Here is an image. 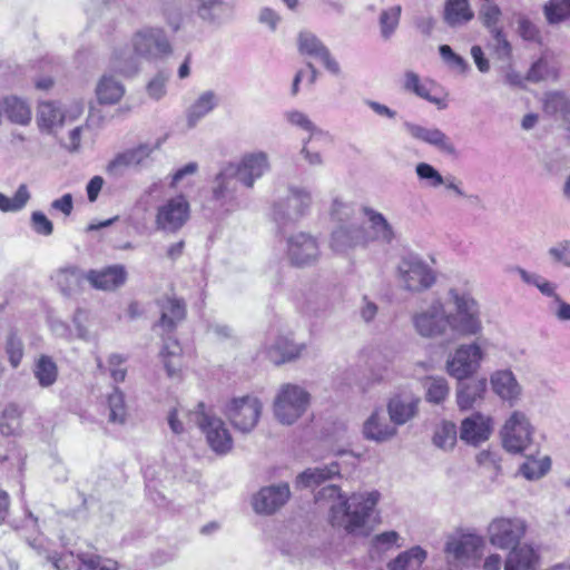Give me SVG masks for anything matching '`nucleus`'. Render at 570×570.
<instances>
[{"mask_svg": "<svg viewBox=\"0 0 570 570\" xmlns=\"http://www.w3.org/2000/svg\"><path fill=\"white\" fill-rule=\"evenodd\" d=\"M305 346L294 343L288 336L269 333L264 343V353L274 364L279 365L301 356Z\"/></svg>", "mask_w": 570, "mask_h": 570, "instance_id": "obj_18", "label": "nucleus"}, {"mask_svg": "<svg viewBox=\"0 0 570 570\" xmlns=\"http://www.w3.org/2000/svg\"><path fill=\"white\" fill-rule=\"evenodd\" d=\"M534 431L523 411H513L501 429L502 445L510 453H522L532 444Z\"/></svg>", "mask_w": 570, "mask_h": 570, "instance_id": "obj_7", "label": "nucleus"}, {"mask_svg": "<svg viewBox=\"0 0 570 570\" xmlns=\"http://www.w3.org/2000/svg\"><path fill=\"white\" fill-rule=\"evenodd\" d=\"M485 392V379L461 383L456 391V403L461 410L471 409L476 402L483 400Z\"/></svg>", "mask_w": 570, "mask_h": 570, "instance_id": "obj_35", "label": "nucleus"}, {"mask_svg": "<svg viewBox=\"0 0 570 570\" xmlns=\"http://www.w3.org/2000/svg\"><path fill=\"white\" fill-rule=\"evenodd\" d=\"M24 466V454L17 446L14 441L1 438L0 439V468L7 470L22 471Z\"/></svg>", "mask_w": 570, "mask_h": 570, "instance_id": "obj_40", "label": "nucleus"}, {"mask_svg": "<svg viewBox=\"0 0 570 570\" xmlns=\"http://www.w3.org/2000/svg\"><path fill=\"white\" fill-rule=\"evenodd\" d=\"M456 425L452 422H443L435 431L433 443L435 446L449 450L456 443Z\"/></svg>", "mask_w": 570, "mask_h": 570, "instance_id": "obj_56", "label": "nucleus"}, {"mask_svg": "<svg viewBox=\"0 0 570 570\" xmlns=\"http://www.w3.org/2000/svg\"><path fill=\"white\" fill-rule=\"evenodd\" d=\"M489 33L491 36L489 47L495 55L497 59L501 61H509L512 57V46L503 29L491 30Z\"/></svg>", "mask_w": 570, "mask_h": 570, "instance_id": "obj_51", "label": "nucleus"}, {"mask_svg": "<svg viewBox=\"0 0 570 570\" xmlns=\"http://www.w3.org/2000/svg\"><path fill=\"white\" fill-rule=\"evenodd\" d=\"M286 255L289 262L298 267L311 266L321 256L317 239L304 232L289 235L286 238Z\"/></svg>", "mask_w": 570, "mask_h": 570, "instance_id": "obj_14", "label": "nucleus"}, {"mask_svg": "<svg viewBox=\"0 0 570 570\" xmlns=\"http://www.w3.org/2000/svg\"><path fill=\"white\" fill-rule=\"evenodd\" d=\"M363 214L367 218L373 240L389 245L395 239V230L382 213L364 207Z\"/></svg>", "mask_w": 570, "mask_h": 570, "instance_id": "obj_30", "label": "nucleus"}, {"mask_svg": "<svg viewBox=\"0 0 570 570\" xmlns=\"http://www.w3.org/2000/svg\"><path fill=\"white\" fill-rule=\"evenodd\" d=\"M311 403V394L298 384H282L274 397L273 412L284 425L294 424L304 415Z\"/></svg>", "mask_w": 570, "mask_h": 570, "instance_id": "obj_4", "label": "nucleus"}, {"mask_svg": "<svg viewBox=\"0 0 570 570\" xmlns=\"http://www.w3.org/2000/svg\"><path fill=\"white\" fill-rule=\"evenodd\" d=\"M428 558V552L415 546L399 553L386 564L389 570H419Z\"/></svg>", "mask_w": 570, "mask_h": 570, "instance_id": "obj_36", "label": "nucleus"}, {"mask_svg": "<svg viewBox=\"0 0 570 570\" xmlns=\"http://www.w3.org/2000/svg\"><path fill=\"white\" fill-rule=\"evenodd\" d=\"M514 271L525 284L535 286L541 292V294L552 297L554 301L556 297H560L556 293L557 285L549 282L544 277L535 273H530L522 267H515Z\"/></svg>", "mask_w": 570, "mask_h": 570, "instance_id": "obj_50", "label": "nucleus"}, {"mask_svg": "<svg viewBox=\"0 0 570 570\" xmlns=\"http://www.w3.org/2000/svg\"><path fill=\"white\" fill-rule=\"evenodd\" d=\"M233 164L238 181L246 188H253L255 181L271 169L269 158L265 151L245 154L239 161Z\"/></svg>", "mask_w": 570, "mask_h": 570, "instance_id": "obj_16", "label": "nucleus"}, {"mask_svg": "<svg viewBox=\"0 0 570 570\" xmlns=\"http://www.w3.org/2000/svg\"><path fill=\"white\" fill-rule=\"evenodd\" d=\"M126 363V357L121 354H110L108 356V373L112 379L115 384L121 383L125 381L127 375V368L124 366Z\"/></svg>", "mask_w": 570, "mask_h": 570, "instance_id": "obj_63", "label": "nucleus"}, {"mask_svg": "<svg viewBox=\"0 0 570 570\" xmlns=\"http://www.w3.org/2000/svg\"><path fill=\"white\" fill-rule=\"evenodd\" d=\"M525 524L518 518H497L488 525L490 543L500 549L517 544L524 535Z\"/></svg>", "mask_w": 570, "mask_h": 570, "instance_id": "obj_15", "label": "nucleus"}, {"mask_svg": "<svg viewBox=\"0 0 570 570\" xmlns=\"http://www.w3.org/2000/svg\"><path fill=\"white\" fill-rule=\"evenodd\" d=\"M4 350L9 358V363L17 368L23 357V342L16 332H10L6 338Z\"/></svg>", "mask_w": 570, "mask_h": 570, "instance_id": "obj_60", "label": "nucleus"}, {"mask_svg": "<svg viewBox=\"0 0 570 570\" xmlns=\"http://www.w3.org/2000/svg\"><path fill=\"white\" fill-rule=\"evenodd\" d=\"M315 500L330 504L328 520L333 528L357 535L363 533L380 500V493L357 492L346 497L340 487L327 485L317 492Z\"/></svg>", "mask_w": 570, "mask_h": 570, "instance_id": "obj_1", "label": "nucleus"}, {"mask_svg": "<svg viewBox=\"0 0 570 570\" xmlns=\"http://www.w3.org/2000/svg\"><path fill=\"white\" fill-rule=\"evenodd\" d=\"M493 393L513 406L521 400L523 389L511 370H498L490 376Z\"/></svg>", "mask_w": 570, "mask_h": 570, "instance_id": "obj_22", "label": "nucleus"}, {"mask_svg": "<svg viewBox=\"0 0 570 570\" xmlns=\"http://www.w3.org/2000/svg\"><path fill=\"white\" fill-rule=\"evenodd\" d=\"M3 110L10 121L18 125H28L31 120V108L29 104L16 96L6 97Z\"/></svg>", "mask_w": 570, "mask_h": 570, "instance_id": "obj_43", "label": "nucleus"}, {"mask_svg": "<svg viewBox=\"0 0 570 570\" xmlns=\"http://www.w3.org/2000/svg\"><path fill=\"white\" fill-rule=\"evenodd\" d=\"M425 400L432 404H442L449 396L450 387L444 377H426L424 382Z\"/></svg>", "mask_w": 570, "mask_h": 570, "instance_id": "obj_48", "label": "nucleus"}, {"mask_svg": "<svg viewBox=\"0 0 570 570\" xmlns=\"http://www.w3.org/2000/svg\"><path fill=\"white\" fill-rule=\"evenodd\" d=\"M289 497L287 483L264 487L253 497V509L259 514H273L288 501Z\"/></svg>", "mask_w": 570, "mask_h": 570, "instance_id": "obj_19", "label": "nucleus"}, {"mask_svg": "<svg viewBox=\"0 0 570 570\" xmlns=\"http://www.w3.org/2000/svg\"><path fill=\"white\" fill-rule=\"evenodd\" d=\"M190 217V206L185 196L178 195L160 204L155 214V227L166 234L179 232Z\"/></svg>", "mask_w": 570, "mask_h": 570, "instance_id": "obj_11", "label": "nucleus"}, {"mask_svg": "<svg viewBox=\"0 0 570 570\" xmlns=\"http://www.w3.org/2000/svg\"><path fill=\"white\" fill-rule=\"evenodd\" d=\"M402 8L401 6H393L386 10H383L380 16L381 35L384 39H389L399 26L400 16Z\"/></svg>", "mask_w": 570, "mask_h": 570, "instance_id": "obj_59", "label": "nucleus"}, {"mask_svg": "<svg viewBox=\"0 0 570 570\" xmlns=\"http://www.w3.org/2000/svg\"><path fill=\"white\" fill-rule=\"evenodd\" d=\"M543 110L550 116L562 119L563 127L570 121V97L563 92L547 94L543 100Z\"/></svg>", "mask_w": 570, "mask_h": 570, "instance_id": "obj_41", "label": "nucleus"}, {"mask_svg": "<svg viewBox=\"0 0 570 570\" xmlns=\"http://www.w3.org/2000/svg\"><path fill=\"white\" fill-rule=\"evenodd\" d=\"M203 403L195 412L188 414L190 422H195L206 436L209 448L219 455L227 454L233 449V438L224 421L205 412Z\"/></svg>", "mask_w": 570, "mask_h": 570, "instance_id": "obj_6", "label": "nucleus"}, {"mask_svg": "<svg viewBox=\"0 0 570 570\" xmlns=\"http://www.w3.org/2000/svg\"><path fill=\"white\" fill-rule=\"evenodd\" d=\"M160 320L156 324V328H160L163 333L173 332L177 324L186 316V305L181 299L176 297H165L159 301Z\"/></svg>", "mask_w": 570, "mask_h": 570, "instance_id": "obj_29", "label": "nucleus"}, {"mask_svg": "<svg viewBox=\"0 0 570 570\" xmlns=\"http://www.w3.org/2000/svg\"><path fill=\"white\" fill-rule=\"evenodd\" d=\"M450 309L446 311L449 330L459 336L479 335L482 330L481 306L465 289L450 287L446 292Z\"/></svg>", "mask_w": 570, "mask_h": 570, "instance_id": "obj_2", "label": "nucleus"}, {"mask_svg": "<svg viewBox=\"0 0 570 570\" xmlns=\"http://www.w3.org/2000/svg\"><path fill=\"white\" fill-rule=\"evenodd\" d=\"M158 144H141L135 148L117 155L107 166V173L111 176H121L128 167H137L146 165Z\"/></svg>", "mask_w": 570, "mask_h": 570, "instance_id": "obj_21", "label": "nucleus"}, {"mask_svg": "<svg viewBox=\"0 0 570 570\" xmlns=\"http://www.w3.org/2000/svg\"><path fill=\"white\" fill-rule=\"evenodd\" d=\"M218 97L213 90L202 92L186 111L188 127H195L200 119L218 106Z\"/></svg>", "mask_w": 570, "mask_h": 570, "instance_id": "obj_34", "label": "nucleus"}, {"mask_svg": "<svg viewBox=\"0 0 570 570\" xmlns=\"http://www.w3.org/2000/svg\"><path fill=\"white\" fill-rule=\"evenodd\" d=\"M404 128L412 138L433 147L439 153L451 157L458 155L454 142L441 129L436 127H424L412 122H405Z\"/></svg>", "mask_w": 570, "mask_h": 570, "instance_id": "obj_17", "label": "nucleus"}, {"mask_svg": "<svg viewBox=\"0 0 570 570\" xmlns=\"http://www.w3.org/2000/svg\"><path fill=\"white\" fill-rule=\"evenodd\" d=\"M535 551L528 544L514 547L508 554L504 570H533Z\"/></svg>", "mask_w": 570, "mask_h": 570, "instance_id": "obj_39", "label": "nucleus"}, {"mask_svg": "<svg viewBox=\"0 0 570 570\" xmlns=\"http://www.w3.org/2000/svg\"><path fill=\"white\" fill-rule=\"evenodd\" d=\"M35 377L42 387L51 386L58 377V368L51 357L41 355L33 367Z\"/></svg>", "mask_w": 570, "mask_h": 570, "instance_id": "obj_45", "label": "nucleus"}, {"mask_svg": "<svg viewBox=\"0 0 570 570\" xmlns=\"http://www.w3.org/2000/svg\"><path fill=\"white\" fill-rule=\"evenodd\" d=\"M237 183L239 181L234 169V164H226L220 168L213 180V198L222 206L230 204L236 198Z\"/></svg>", "mask_w": 570, "mask_h": 570, "instance_id": "obj_24", "label": "nucleus"}, {"mask_svg": "<svg viewBox=\"0 0 570 570\" xmlns=\"http://www.w3.org/2000/svg\"><path fill=\"white\" fill-rule=\"evenodd\" d=\"M492 432V419L474 413L464 419L460 428V438L468 444L478 445L487 441Z\"/></svg>", "mask_w": 570, "mask_h": 570, "instance_id": "obj_25", "label": "nucleus"}, {"mask_svg": "<svg viewBox=\"0 0 570 570\" xmlns=\"http://www.w3.org/2000/svg\"><path fill=\"white\" fill-rule=\"evenodd\" d=\"M284 118L289 125L309 132V137L315 134H324L323 130L317 128L309 117L303 111L296 109L287 110L284 112Z\"/></svg>", "mask_w": 570, "mask_h": 570, "instance_id": "obj_57", "label": "nucleus"}, {"mask_svg": "<svg viewBox=\"0 0 570 570\" xmlns=\"http://www.w3.org/2000/svg\"><path fill=\"white\" fill-rule=\"evenodd\" d=\"M104 404L109 423L120 425L126 423L128 414L127 404L125 394L118 386L115 385L112 391L106 395Z\"/></svg>", "mask_w": 570, "mask_h": 570, "instance_id": "obj_37", "label": "nucleus"}, {"mask_svg": "<svg viewBox=\"0 0 570 570\" xmlns=\"http://www.w3.org/2000/svg\"><path fill=\"white\" fill-rule=\"evenodd\" d=\"M551 469V459L543 456L541 459L528 458L519 468V473L529 481L543 478Z\"/></svg>", "mask_w": 570, "mask_h": 570, "instance_id": "obj_47", "label": "nucleus"}, {"mask_svg": "<svg viewBox=\"0 0 570 570\" xmlns=\"http://www.w3.org/2000/svg\"><path fill=\"white\" fill-rule=\"evenodd\" d=\"M312 203L309 191L292 187L288 194L274 205L273 218L279 228L298 222L308 210Z\"/></svg>", "mask_w": 570, "mask_h": 570, "instance_id": "obj_10", "label": "nucleus"}, {"mask_svg": "<svg viewBox=\"0 0 570 570\" xmlns=\"http://www.w3.org/2000/svg\"><path fill=\"white\" fill-rule=\"evenodd\" d=\"M411 320L416 334L424 338L443 336L449 330L445 304L440 298L415 312Z\"/></svg>", "mask_w": 570, "mask_h": 570, "instance_id": "obj_12", "label": "nucleus"}, {"mask_svg": "<svg viewBox=\"0 0 570 570\" xmlns=\"http://www.w3.org/2000/svg\"><path fill=\"white\" fill-rule=\"evenodd\" d=\"M364 239V229L360 223L342 224L332 233L331 248L337 253H344L362 244Z\"/></svg>", "mask_w": 570, "mask_h": 570, "instance_id": "obj_27", "label": "nucleus"}, {"mask_svg": "<svg viewBox=\"0 0 570 570\" xmlns=\"http://www.w3.org/2000/svg\"><path fill=\"white\" fill-rule=\"evenodd\" d=\"M502 16L501 8L495 3H481L478 11V17L482 26L488 30L501 29L499 26Z\"/></svg>", "mask_w": 570, "mask_h": 570, "instance_id": "obj_53", "label": "nucleus"}, {"mask_svg": "<svg viewBox=\"0 0 570 570\" xmlns=\"http://www.w3.org/2000/svg\"><path fill=\"white\" fill-rule=\"evenodd\" d=\"M485 540L473 532H460L450 535L444 552L448 562L453 566H476L483 556Z\"/></svg>", "mask_w": 570, "mask_h": 570, "instance_id": "obj_5", "label": "nucleus"}, {"mask_svg": "<svg viewBox=\"0 0 570 570\" xmlns=\"http://www.w3.org/2000/svg\"><path fill=\"white\" fill-rule=\"evenodd\" d=\"M139 58L131 46L116 48L110 57V68L124 76H134L139 70Z\"/></svg>", "mask_w": 570, "mask_h": 570, "instance_id": "obj_33", "label": "nucleus"}, {"mask_svg": "<svg viewBox=\"0 0 570 570\" xmlns=\"http://www.w3.org/2000/svg\"><path fill=\"white\" fill-rule=\"evenodd\" d=\"M548 255L554 263L570 267V240L564 239L556 243L548 249Z\"/></svg>", "mask_w": 570, "mask_h": 570, "instance_id": "obj_64", "label": "nucleus"}, {"mask_svg": "<svg viewBox=\"0 0 570 570\" xmlns=\"http://www.w3.org/2000/svg\"><path fill=\"white\" fill-rule=\"evenodd\" d=\"M482 360L483 351L478 343L463 344L446 361V371L462 381L479 370Z\"/></svg>", "mask_w": 570, "mask_h": 570, "instance_id": "obj_13", "label": "nucleus"}, {"mask_svg": "<svg viewBox=\"0 0 570 570\" xmlns=\"http://www.w3.org/2000/svg\"><path fill=\"white\" fill-rule=\"evenodd\" d=\"M86 278L97 289L114 291L125 284L127 273L122 265H114L99 271H89Z\"/></svg>", "mask_w": 570, "mask_h": 570, "instance_id": "obj_28", "label": "nucleus"}, {"mask_svg": "<svg viewBox=\"0 0 570 570\" xmlns=\"http://www.w3.org/2000/svg\"><path fill=\"white\" fill-rule=\"evenodd\" d=\"M130 45L135 53L146 60L161 59L171 53V45L161 28L139 29L132 35Z\"/></svg>", "mask_w": 570, "mask_h": 570, "instance_id": "obj_9", "label": "nucleus"}, {"mask_svg": "<svg viewBox=\"0 0 570 570\" xmlns=\"http://www.w3.org/2000/svg\"><path fill=\"white\" fill-rule=\"evenodd\" d=\"M67 121V115L55 102H41L38 109V124L41 128L52 130Z\"/></svg>", "mask_w": 570, "mask_h": 570, "instance_id": "obj_42", "label": "nucleus"}, {"mask_svg": "<svg viewBox=\"0 0 570 570\" xmlns=\"http://www.w3.org/2000/svg\"><path fill=\"white\" fill-rule=\"evenodd\" d=\"M558 71L546 57H541L533 62L527 73V80L531 82H539L548 79H556Z\"/></svg>", "mask_w": 570, "mask_h": 570, "instance_id": "obj_54", "label": "nucleus"}, {"mask_svg": "<svg viewBox=\"0 0 570 570\" xmlns=\"http://www.w3.org/2000/svg\"><path fill=\"white\" fill-rule=\"evenodd\" d=\"M262 411L263 403L257 396L243 395L229 400L224 413L235 430L246 434L255 429Z\"/></svg>", "mask_w": 570, "mask_h": 570, "instance_id": "obj_8", "label": "nucleus"}, {"mask_svg": "<svg viewBox=\"0 0 570 570\" xmlns=\"http://www.w3.org/2000/svg\"><path fill=\"white\" fill-rule=\"evenodd\" d=\"M21 410L14 404H8L1 414L0 431L3 435L14 434L20 429Z\"/></svg>", "mask_w": 570, "mask_h": 570, "instance_id": "obj_52", "label": "nucleus"}, {"mask_svg": "<svg viewBox=\"0 0 570 570\" xmlns=\"http://www.w3.org/2000/svg\"><path fill=\"white\" fill-rule=\"evenodd\" d=\"M181 347L176 340L168 338L164 342V346L159 356L164 363V367L168 376H175L180 367Z\"/></svg>", "mask_w": 570, "mask_h": 570, "instance_id": "obj_44", "label": "nucleus"}, {"mask_svg": "<svg viewBox=\"0 0 570 570\" xmlns=\"http://www.w3.org/2000/svg\"><path fill=\"white\" fill-rule=\"evenodd\" d=\"M31 198L30 190L26 184L19 185L13 197L0 193V212L17 213L22 210Z\"/></svg>", "mask_w": 570, "mask_h": 570, "instance_id": "obj_46", "label": "nucleus"}, {"mask_svg": "<svg viewBox=\"0 0 570 570\" xmlns=\"http://www.w3.org/2000/svg\"><path fill=\"white\" fill-rule=\"evenodd\" d=\"M395 279L402 291L421 294L435 285L438 273L421 256L409 254L399 261L395 267Z\"/></svg>", "mask_w": 570, "mask_h": 570, "instance_id": "obj_3", "label": "nucleus"}, {"mask_svg": "<svg viewBox=\"0 0 570 570\" xmlns=\"http://www.w3.org/2000/svg\"><path fill=\"white\" fill-rule=\"evenodd\" d=\"M421 399L413 393L395 394L387 403V413L391 422L395 426L410 422L417 415Z\"/></svg>", "mask_w": 570, "mask_h": 570, "instance_id": "obj_23", "label": "nucleus"}, {"mask_svg": "<svg viewBox=\"0 0 570 570\" xmlns=\"http://www.w3.org/2000/svg\"><path fill=\"white\" fill-rule=\"evenodd\" d=\"M124 94V85L108 75H104L96 87L97 99L100 104L105 105L117 104L122 98Z\"/></svg>", "mask_w": 570, "mask_h": 570, "instance_id": "obj_38", "label": "nucleus"}, {"mask_svg": "<svg viewBox=\"0 0 570 570\" xmlns=\"http://www.w3.org/2000/svg\"><path fill=\"white\" fill-rule=\"evenodd\" d=\"M439 52L441 58L448 65L449 68L460 73H465L469 70V65L466 60L463 57L455 53L450 46H440Z\"/></svg>", "mask_w": 570, "mask_h": 570, "instance_id": "obj_62", "label": "nucleus"}, {"mask_svg": "<svg viewBox=\"0 0 570 570\" xmlns=\"http://www.w3.org/2000/svg\"><path fill=\"white\" fill-rule=\"evenodd\" d=\"M474 18L469 0H446L443 9V21L450 28H460Z\"/></svg>", "mask_w": 570, "mask_h": 570, "instance_id": "obj_31", "label": "nucleus"}, {"mask_svg": "<svg viewBox=\"0 0 570 570\" xmlns=\"http://www.w3.org/2000/svg\"><path fill=\"white\" fill-rule=\"evenodd\" d=\"M79 560L87 570H118L116 561L98 554L82 553Z\"/></svg>", "mask_w": 570, "mask_h": 570, "instance_id": "obj_61", "label": "nucleus"}, {"mask_svg": "<svg viewBox=\"0 0 570 570\" xmlns=\"http://www.w3.org/2000/svg\"><path fill=\"white\" fill-rule=\"evenodd\" d=\"M298 49L303 55H307L320 60L327 71L338 76L341 73L340 63L332 57L328 48L312 32H301L298 36Z\"/></svg>", "mask_w": 570, "mask_h": 570, "instance_id": "obj_20", "label": "nucleus"}, {"mask_svg": "<svg viewBox=\"0 0 570 570\" xmlns=\"http://www.w3.org/2000/svg\"><path fill=\"white\" fill-rule=\"evenodd\" d=\"M396 434V426L387 421L382 410H375L363 424L364 438L377 443L387 442Z\"/></svg>", "mask_w": 570, "mask_h": 570, "instance_id": "obj_26", "label": "nucleus"}, {"mask_svg": "<svg viewBox=\"0 0 570 570\" xmlns=\"http://www.w3.org/2000/svg\"><path fill=\"white\" fill-rule=\"evenodd\" d=\"M415 174L419 180L430 188H438L445 183L441 173L428 163H419L415 166Z\"/></svg>", "mask_w": 570, "mask_h": 570, "instance_id": "obj_58", "label": "nucleus"}, {"mask_svg": "<svg viewBox=\"0 0 570 570\" xmlns=\"http://www.w3.org/2000/svg\"><path fill=\"white\" fill-rule=\"evenodd\" d=\"M401 535L399 532L391 530L375 534L371 540L372 556L381 557L394 548H401Z\"/></svg>", "mask_w": 570, "mask_h": 570, "instance_id": "obj_49", "label": "nucleus"}, {"mask_svg": "<svg viewBox=\"0 0 570 570\" xmlns=\"http://www.w3.org/2000/svg\"><path fill=\"white\" fill-rule=\"evenodd\" d=\"M340 471L341 468L336 461L326 465L309 468L297 475L296 485L303 488L318 485L327 480L340 476Z\"/></svg>", "mask_w": 570, "mask_h": 570, "instance_id": "obj_32", "label": "nucleus"}, {"mask_svg": "<svg viewBox=\"0 0 570 570\" xmlns=\"http://www.w3.org/2000/svg\"><path fill=\"white\" fill-rule=\"evenodd\" d=\"M549 23L554 24L570 19V0H550L543 7Z\"/></svg>", "mask_w": 570, "mask_h": 570, "instance_id": "obj_55", "label": "nucleus"}]
</instances>
